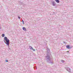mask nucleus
Listing matches in <instances>:
<instances>
[{
	"mask_svg": "<svg viewBox=\"0 0 73 73\" xmlns=\"http://www.w3.org/2000/svg\"><path fill=\"white\" fill-rule=\"evenodd\" d=\"M3 41H4V42H5V43L8 46H9V40L8 39L7 37L5 36Z\"/></svg>",
	"mask_w": 73,
	"mask_h": 73,
	"instance_id": "1",
	"label": "nucleus"
},
{
	"mask_svg": "<svg viewBox=\"0 0 73 73\" xmlns=\"http://www.w3.org/2000/svg\"><path fill=\"white\" fill-rule=\"evenodd\" d=\"M46 60L48 62L49 64L51 63V64H53V61H50V56L49 55H47L46 56Z\"/></svg>",
	"mask_w": 73,
	"mask_h": 73,
	"instance_id": "2",
	"label": "nucleus"
},
{
	"mask_svg": "<svg viewBox=\"0 0 73 73\" xmlns=\"http://www.w3.org/2000/svg\"><path fill=\"white\" fill-rule=\"evenodd\" d=\"M65 69L68 72H70V69L69 68V67H65Z\"/></svg>",
	"mask_w": 73,
	"mask_h": 73,
	"instance_id": "3",
	"label": "nucleus"
},
{
	"mask_svg": "<svg viewBox=\"0 0 73 73\" xmlns=\"http://www.w3.org/2000/svg\"><path fill=\"white\" fill-rule=\"evenodd\" d=\"M46 49L47 50V53L48 54H49V52H50V50H49V48H48V47H46Z\"/></svg>",
	"mask_w": 73,
	"mask_h": 73,
	"instance_id": "4",
	"label": "nucleus"
},
{
	"mask_svg": "<svg viewBox=\"0 0 73 73\" xmlns=\"http://www.w3.org/2000/svg\"><path fill=\"white\" fill-rule=\"evenodd\" d=\"M66 48H67V49H69L71 48L70 47V45H66Z\"/></svg>",
	"mask_w": 73,
	"mask_h": 73,
	"instance_id": "5",
	"label": "nucleus"
},
{
	"mask_svg": "<svg viewBox=\"0 0 73 73\" xmlns=\"http://www.w3.org/2000/svg\"><path fill=\"white\" fill-rule=\"evenodd\" d=\"M52 5L53 6H55L56 5V3L54 2H52Z\"/></svg>",
	"mask_w": 73,
	"mask_h": 73,
	"instance_id": "6",
	"label": "nucleus"
},
{
	"mask_svg": "<svg viewBox=\"0 0 73 73\" xmlns=\"http://www.w3.org/2000/svg\"><path fill=\"white\" fill-rule=\"evenodd\" d=\"M55 1H56V3H60V1H59V0H55Z\"/></svg>",
	"mask_w": 73,
	"mask_h": 73,
	"instance_id": "7",
	"label": "nucleus"
},
{
	"mask_svg": "<svg viewBox=\"0 0 73 73\" xmlns=\"http://www.w3.org/2000/svg\"><path fill=\"white\" fill-rule=\"evenodd\" d=\"M23 31H26V28H25L23 27Z\"/></svg>",
	"mask_w": 73,
	"mask_h": 73,
	"instance_id": "8",
	"label": "nucleus"
},
{
	"mask_svg": "<svg viewBox=\"0 0 73 73\" xmlns=\"http://www.w3.org/2000/svg\"><path fill=\"white\" fill-rule=\"evenodd\" d=\"M29 48L30 49H33V48L31 46H29Z\"/></svg>",
	"mask_w": 73,
	"mask_h": 73,
	"instance_id": "9",
	"label": "nucleus"
},
{
	"mask_svg": "<svg viewBox=\"0 0 73 73\" xmlns=\"http://www.w3.org/2000/svg\"><path fill=\"white\" fill-rule=\"evenodd\" d=\"M2 36L3 37H4V36H5V34H3L2 35Z\"/></svg>",
	"mask_w": 73,
	"mask_h": 73,
	"instance_id": "10",
	"label": "nucleus"
},
{
	"mask_svg": "<svg viewBox=\"0 0 73 73\" xmlns=\"http://www.w3.org/2000/svg\"><path fill=\"white\" fill-rule=\"evenodd\" d=\"M32 50H33V51H35V50L33 48L32 49Z\"/></svg>",
	"mask_w": 73,
	"mask_h": 73,
	"instance_id": "11",
	"label": "nucleus"
},
{
	"mask_svg": "<svg viewBox=\"0 0 73 73\" xmlns=\"http://www.w3.org/2000/svg\"><path fill=\"white\" fill-rule=\"evenodd\" d=\"M5 61H6V62H8V60H6Z\"/></svg>",
	"mask_w": 73,
	"mask_h": 73,
	"instance_id": "12",
	"label": "nucleus"
},
{
	"mask_svg": "<svg viewBox=\"0 0 73 73\" xmlns=\"http://www.w3.org/2000/svg\"><path fill=\"white\" fill-rule=\"evenodd\" d=\"M61 61L62 62H63V63L64 62V60H62Z\"/></svg>",
	"mask_w": 73,
	"mask_h": 73,
	"instance_id": "13",
	"label": "nucleus"
},
{
	"mask_svg": "<svg viewBox=\"0 0 73 73\" xmlns=\"http://www.w3.org/2000/svg\"><path fill=\"white\" fill-rule=\"evenodd\" d=\"M23 22V24L24 25V22L23 21V22Z\"/></svg>",
	"mask_w": 73,
	"mask_h": 73,
	"instance_id": "14",
	"label": "nucleus"
},
{
	"mask_svg": "<svg viewBox=\"0 0 73 73\" xmlns=\"http://www.w3.org/2000/svg\"><path fill=\"white\" fill-rule=\"evenodd\" d=\"M18 18L19 19H20V17L18 16Z\"/></svg>",
	"mask_w": 73,
	"mask_h": 73,
	"instance_id": "15",
	"label": "nucleus"
},
{
	"mask_svg": "<svg viewBox=\"0 0 73 73\" xmlns=\"http://www.w3.org/2000/svg\"><path fill=\"white\" fill-rule=\"evenodd\" d=\"M35 68L36 69H37V67H36V66H35Z\"/></svg>",
	"mask_w": 73,
	"mask_h": 73,
	"instance_id": "16",
	"label": "nucleus"
},
{
	"mask_svg": "<svg viewBox=\"0 0 73 73\" xmlns=\"http://www.w3.org/2000/svg\"><path fill=\"white\" fill-rule=\"evenodd\" d=\"M1 29V27L0 26V29Z\"/></svg>",
	"mask_w": 73,
	"mask_h": 73,
	"instance_id": "17",
	"label": "nucleus"
},
{
	"mask_svg": "<svg viewBox=\"0 0 73 73\" xmlns=\"http://www.w3.org/2000/svg\"><path fill=\"white\" fill-rule=\"evenodd\" d=\"M22 22H24V21H23V20H22Z\"/></svg>",
	"mask_w": 73,
	"mask_h": 73,
	"instance_id": "18",
	"label": "nucleus"
},
{
	"mask_svg": "<svg viewBox=\"0 0 73 73\" xmlns=\"http://www.w3.org/2000/svg\"><path fill=\"white\" fill-rule=\"evenodd\" d=\"M34 67V69L36 68V67Z\"/></svg>",
	"mask_w": 73,
	"mask_h": 73,
	"instance_id": "19",
	"label": "nucleus"
},
{
	"mask_svg": "<svg viewBox=\"0 0 73 73\" xmlns=\"http://www.w3.org/2000/svg\"><path fill=\"white\" fill-rule=\"evenodd\" d=\"M68 52L69 53V51H68Z\"/></svg>",
	"mask_w": 73,
	"mask_h": 73,
	"instance_id": "20",
	"label": "nucleus"
},
{
	"mask_svg": "<svg viewBox=\"0 0 73 73\" xmlns=\"http://www.w3.org/2000/svg\"><path fill=\"white\" fill-rule=\"evenodd\" d=\"M64 43H65V42H64Z\"/></svg>",
	"mask_w": 73,
	"mask_h": 73,
	"instance_id": "21",
	"label": "nucleus"
}]
</instances>
